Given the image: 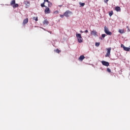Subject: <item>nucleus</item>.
<instances>
[{
    "instance_id": "aec40b11",
    "label": "nucleus",
    "mask_w": 130,
    "mask_h": 130,
    "mask_svg": "<svg viewBox=\"0 0 130 130\" xmlns=\"http://www.w3.org/2000/svg\"><path fill=\"white\" fill-rule=\"evenodd\" d=\"M79 5L80 7H84L85 6V3H82V2H79Z\"/></svg>"
},
{
    "instance_id": "6ab92c4d",
    "label": "nucleus",
    "mask_w": 130,
    "mask_h": 130,
    "mask_svg": "<svg viewBox=\"0 0 130 130\" xmlns=\"http://www.w3.org/2000/svg\"><path fill=\"white\" fill-rule=\"evenodd\" d=\"M19 7V4H15L14 5H13V8L14 9H15V8H18Z\"/></svg>"
},
{
    "instance_id": "cd10ccee",
    "label": "nucleus",
    "mask_w": 130,
    "mask_h": 130,
    "mask_svg": "<svg viewBox=\"0 0 130 130\" xmlns=\"http://www.w3.org/2000/svg\"><path fill=\"white\" fill-rule=\"evenodd\" d=\"M60 17L61 18H63V17H64V14H63V15H60Z\"/></svg>"
},
{
    "instance_id": "a211bd4d",
    "label": "nucleus",
    "mask_w": 130,
    "mask_h": 130,
    "mask_svg": "<svg viewBox=\"0 0 130 130\" xmlns=\"http://www.w3.org/2000/svg\"><path fill=\"white\" fill-rule=\"evenodd\" d=\"M118 32L119 33H120V34H123V33H124V30L123 29H119Z\"/></svg>"
},
{
    "instance_id": "b1692460",
    "label": "nucleus",
    "mask_w": 130,
    "mask_h": 130,
    "mask_svg": "<svg viewBox=\"0 0 130 130\" xmlns=\"http://www.w3.org/2000/svg\"><path fill=\"white\" fill-rule=\"evenodd\" d=\"M107 71L108 73H111V70H110V69H109V68H107Z\"/></svg>"
},
{
    "instance_id": "6e6552de",
    "label": "nucleus",
    "mask_w": 130,
    "mask_h": 130,
    "mask_svg": "<svg viewBox=\"0 0 130 130\" xmlns=\"http://www.w3.org/2000/svg\"><path fill=\"white\" fill-rule=\"evenodd\" d=\"M90 34L91 35H93V36H95L96 37V36H97V31H96V30H93L92 31H91L90 32Z\"/></svg>"
},
{
    "instance_id": "c85d7f7f",
    "label": "nucleus",
    "mask_w": 130,
    "mask_h": 130,
    "mask_svg": "<svg viewBox=\"0 0 130 130\" xmlns=\"http://www.w3.org/2000/svg\"><path fill=\"white\" fill-rule=\"evenodd\" d=\"M54 13V14H56V13H58V11H55Z\"/></svg>"
},
{
    "instance_id": "393cba45",
    "label": "nucleus",
    "mask_w": 130,
    "mask_h": 130,
    "mask_svg": "<svg viewBox=\"0 0 130 130\" xmlns=\"http://www.w3.org/2000/svg\"><path fill=\"white\" fill-rule=\"evenodd\" d=\"M56 52L57 53H59L60 52V50H59L58 49H57L56 50Z\"/></svg>"
},
{
    "instance_id": "473e14b6",
    "label": "nucleus",
    "mask_w": 130,
    "mask_h": 130,
    "mask_svg": "<svg viewBox=\"0 0 130 130\" xmlns=\"http://www.w3.org/2000/svg\"><path fill=\"white\" fill-rule=\"evenodd\" d=\"M49 33H50V34H51V31H49Z\"/></svg>"
},
{
    "instance_id": "2eb2a0df",
    "label": "nucleus",
    "mask_w": 130,
    "mask_h": 130,
    "mask_svg": "<svg viewBox=\"0 0 130 130\" xmlns=\"http://www.w3.org/2000/svg\"><path fill=\"white\" fill-rule=\"evenodd\" d=\"M48 21H47V19H45L44 22H43V24L44 25H48Z\"/></svg>"
},
{
    "instance_id": "dca6fc26",
    "label": "nucleus",
    "mask_w": 130,
    "mask_h": 130,
    "mask_svg": "<svg viewBox=\"0 0 130 130\" xmlns=\"http://www.w3.org/2000/svg\"><path fill=\"white\" fill-rule=\"evenodd\" d=\"M45 3H43L41 4V7H42V8H47V6H45Z\"/></svg>"
},
{
    "instance_id": "f8f14e48",
    "label": "nucleus",
    "mask_w": 130,
    "mask_h": 130,
    "mask_svg": "<svg viewBox=\"0 0 130 130\" xmlns=\"http://www.w3.org/2000/svg\"><path fill=\"white\" fill-rule=\"evenodd\" d=\"M84 58H85V56L84 55H81L79 58V60H81V61L83 60V59H84Z\"/></svg>"
},
{
    "instance_id": "5701e85b",
    "label": "nucleus",
    "mask_w": 130,
    "mask_h": 130,
    "mask_svg": "<svg viewBox=\"0 0 130 130\" xmlns=\"http://www.w3.org/2000/svg\"><path fill=\"white\" fill-rule=\"evenodd\" d=\"M95 46H96L97 47H98V46H99V45H100V43L99 42H96L95 44Z\"/></svg>"
},
{
    "instance_id": "f257e3e1",
    "label": "nucleus",
    "mask_w": 130,
    "mask_h": 130,
    "mask_svg": "<svg viewBox=\"0 0 130 130\" xmlns=\"http://www.w3.org/2000/svg\"><path fill=\"white\" fill-rule=\"evenodd\" d=\"M76 36L77 38V40L79 43H82V42H83V38H82L81 34L76 33Z\"/></svg>"
},
{
    "instance_id": "4468645a",
    "label": "nucleus",
    "mask_w": 130,
    "mask_h": 130,
    "mask_svg": "<svg viewBox=\"0 0 130 130\" xmlns=\"http://www.w3.org/2000/svg\"><path fill=\"white\" fill-rule=\"evenodd\" d=\"M106 36V35L105 34L102 35V37L100 38L101 40H103V38H105V37Z\"/></svg>"
},
{
    "instance_id": "f03ea898",
    "label": "nucleus",
    "mask_w": 130,
    "mask_h": 130,
    "mask_svg": "<svg viewBox=\"0 0 130 130\" xmlns=\"http://www.w3.org/2000/svg\"><path fill=\"white\" fill-rule=\"evenodd\" d=\"M104 32L107 34V35H112V32H111V31H109V29L106 26L104 27Z\"/></svg>"
},
{
    "instance_id": "39448f33",
    "label": "nucleus",
    "mask_w": 130,
    "mask_h": 130,
    "mask_svg": "<svg viewBox=\"0 0 130 130\" xmlns=\"http://www.w3.org/2000/svg\"><path fill=\"white\" fill-rule=\"evenodd\" d=\"M121 48H123V50H124L125 51H129L130 50V48L124 46L123 44L121 45Z\"/></svg>"
},
{
    "instance_id": "bb28decb",
    "label": "nucleus",
    "mask_w": 130,
    "mask_h": 130,
    "mask_svg": "<svg viewBox=\"0 0 130 130\" xmlns=\"http://www.w3.org/2000/svg\"><path fill=\"white\" fill-rule=\"evenodd\" d=\"M49 3V1H48V0H44V3Z\"/></svg>"
},
{
    "instance_id": "0eeeda50",
    "label": "nucleus",
    "mask_w": 130,
    "mask_h": 130,
    "mask_svg": "<svg viewBox=\"0 0 130 130\" xmlns=\"http://www.w3.org/2000/svg\"><path fill=\"white\" fill-rule=\"evenodd\" d=\"M51 11L50 9H49V8L46 7V9H45V14H50Z\"/></svg>"
},
{
    "instance_id": "4be33fe9",
    "label": "nucleus",
    "mask_w": 130,
    "mask_h": 130,
    "mask_svg": "<svg viewBox=\"0 0 130 130\" xmlns=\"http://www.w3.org/2000/svg\"><path fill=\"white\" fill-rule=\"evenodd\" d=\"M33 20H35V21H38V17H33Z\"/></svg>"
},
{
    "instance_id": "ddd939ff",
    "label": "nucleus",
    "mask_w": 130,
    "mask_h": 130,
    "mask_svg": "<svg viewBox=\"0 0 130 130\" xmlns=\"http://www.w3.org/2000/svg\"><path fill=\"white\" fill-rule=\"evenodd\" d=\"M15 4H16V1L13 0L11 1L10 5H11V6H14Z\"/></svg>"
},
{
    "instance_id": "2f4dec72",
    "label": "nucleus",
    "mask_w": 130,
    "mask_h": 130,
    "mask_svg": "<svg viewBox=\"0 0 130 130\" xmlns=\"http://www.w3.org/2000/svg\"><path fill=\"white\" fill-rule=\"evenodd\" d=\"M130 30H129V28H128V32H129Z\"/></svg>"
},
{
    "instance_id": "423d86ee",
    "label": "nucleus",
    "mask_w": 130,
    "mask_h": 130,
    "mask_svg": "<svg viewBox=\"0 0 130 130\" xmlns=\"http://www.w3.org/2000/svg\"><path fill=\"white\" fill-rule=\"evenodd\" d=\"M102 64L103 66H105V67H109V62L103 60L101 61Z\"/></svg>"
},
{
    "instance_id": "72a5a7b5",
    "label": "nucleus",
    "mask_w": 130,
    "mask_h": 130,
    "mask_svg": "<svg viewBox=\"0 0 130 130\" xmlns=\"http://www.w3.org/2000/svg\"><path fill=\"white\" fill-rule=\"evenodd\" d=\"M126 28H127L128 29L129 27H128V26H126Z\"/></svg>"
},
{
    "instance_id": "7ed1b4c3",
    "label": "nucleus",
    "mask_w": 130,
    "mask_h": 130,
    "mask_svg": "<svg viewBox=\"0 0 130 130\" xmlns=\"http://www.w3.org/2000/svg\"><path fill=\"white\" fill-rule=\"evenodd\" d=\"M72 14L73 12H72L70 10H67L64 13V16L66 17V18H69V17H70V15H72Z\"/></svg>"
},
{
    "instance_id": "7c9ffc66",
    "label": "nucleus",
    "mask_w": 130,
    "mask_h": 130,
    "mask_svg": "<svg viewBox=\"0 0 130 130\" xmlns=\"http://www.w3.org/2000/svg\"><path fill=\"white\" fill-rule=\"evenodd\" d=\"M80 33H84V31H83L82 30H80Z\"/></svg>"
},
{
    "instance_id": "9b49d317",
    "label": "nucleus",
    "mask_w": 130,
    "mask_h": 130,
    "mask_svg": "<svg viewBox=\"0 0 130 130\" xmlns=\"http://www.w3.org/2000/svg\"><path fill=\"white\" fill-rule=\"evenodd\" d=\"M115 10L116 11V12H120L121 9L119 7L117 6L115 8Z\"/></svg>"
},
{
    "instance_id": "f3484780",
    "label": "nucleus",
    "mask_w": 130,
    "mask_h": 130,
    "mask_svg": "<svg viewBox=\"0 0 130 130\" xmlns=\"http://www.w3.org/2000/svg\"><path fill=\"white\" fill-rule=\"evenodd\" d=\"M48 7H49V8H51V7H52V3H51V2H48Z\"/></svg>"
},
{
    "instance_id": "20e7f679",
    "label": "nucleus",
    "mask_w": 130,
    "mask_h": 130,
    "mask_svg": "<svg viewBox=\"0 0 130 130\" xmlns=\"http://www.w3.org/2000/svg\"><path fill=\"white\" fill-rule=\"evenodd\" d=\"M107 52L105 55V57H109L110 56V52L111 51V48H108L106 49Z\"/></svg>"
},
{
    "instance_id": "a878e982",
    "label": "nucleus",
    "mask_w": 130,
    "mask_h": 130,
    "mask_svg": "<svg viewBox=\"0 0 130 130\" xmlns=\"http://www.w3.org/2000/svg\"><path fill=\"white\" fill-rule=\"evenodd\" d=\"M108 1L109 0H104V3H105L106 4H107V3H108Z\"/></svg>"
},
{
    "instance_id": "c756f323",
    "label": "nucleus",
    "mask_w": 130,
    "mask_h": 130,
    "mask_svg": "<svg viewBox=\"0 0 130 130\" xmlns=\"http://www.w3.org/2000/svg\"><path fill=\"white\" fill-rule=\"evenodd\" d=\"M85 33H88V30H85Z\"/></svg>"
},
{
    "instance_id": "1a4fd4ad",
    "label": "nucleus",
    "mask_w": 130,
    "mask_h": 130,
    "mask_svg": "<svg viewBox=\"0 0 130 130\" xmlns=\"http://www.w3.org/2000/svg\"><path fill=\"white\" fill-rule=\"evenodd\" d=\"M25 5H26V8H29L30 7V2L29 1L24 2Z\"/></svg>"
},
{
    "instance_id": "9d476101",
    "label": "nucleus",
    "mask_w": 130,
    "mask_h": 130,
    "mask_svg": "<svg viewBox=\"0 0 130 130\" xmlns=\"http://www.w3.org/2000/svg\"><path fill=\"white\" fill-rule=\"evenodd\" d=\"M28 18H26V19H24L23 21V24L26 25V24H27V23H28Z\"/></svg>"
},
{
    "instance_id": "412c9836",
    "label": "nucleus",
    "mask_w": 130,
    "mask_h": 130,
    "mask_svg": "<svg viewBox=\"0 0 130 130\" xmlns=\"http://www.w3.org/2000/svg\"><path fill=\"white\" fill-rule=\"evenodd\" d=\"M113 15V11H111L109 13V15L110 17H111Z\"/></svg>"
}]
</instances>
